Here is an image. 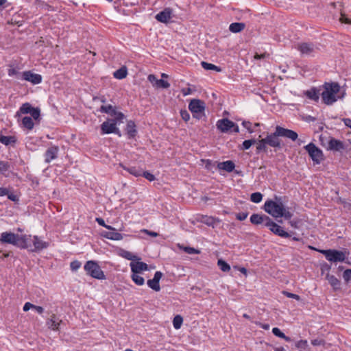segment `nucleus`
<instances>
[{"mask_svg":"<svg viewBox=\"0 0 351 351\" xmlns=\"http://www.w3.org/2000/svg\"><path fill=\"white\" fill-rule=\"evenodd\" d=\"M114 118L110 119L111 121L115 123V124L117 125V124H120L121 123H123V120L125 118V114L119 111H117L115 112V114H114Z\"/></svg>","mask_w":351,"mask_h":351,"instance_id":"43","label":"nucleus"},{"mask_svg":"<svg viewBox=\"0 0 351 351\" xmlns=\"http://www.w3.org/2000/svg\"><path fill=\"white\" fill-rule=\"evenodd\" d=\"M138 274L132 273L131 275V278L136 285L139 286L143 285L145 283V279L143 277Z\"/></svg>","mask_w":351,"mask_h":351,"instance_id":"46","label":"nucleus"},{"mask_svg":"<svg viewBox=\"0 0 351 351\" xmlns=\"http://www.w3.org/2000/svg\"><path fill=\"white\" fill-rule=\"evenodd\" d=\"M42 79L40 74L34 73L32 71L22 72V80L31 82L34 85L40 84Z\"/></svg>","mask_w":351,"mask_h":351,"instance_id":"11","label":"nucleus"},{"mask_svg":"<svg viewBox=\"0 0 351 351\" xmlns=\"http://www.w3.org/2000/svg\"><path fill=\"white\" fill-rule=\"evenodd\" d=\"M180 113L182 119L185 122H187L190 119V114L186 110H181Z\"/></svg>","mask_w":351,"mask_h":351,"instance_id":"60","label":"nucleus"},{"mask_svg":"<svg viewBox=\"0 0 351 351\" xmlns=\"http://www.w3.org/2000/svg\"><path fill=\"white\" fill-rule=\"evenodd\" d=\"M324 90L321 93L322 102L327 105H332L337 101V95L340 93L341 86L337 82H325L320 86Z\"/></svg>","mask_w":351,"mask_h":351,"instance_id":"2","label":"nucleus"},{"mask_svg":"<svg viewBox=\"0 0 351 351\" xmlns=\"http://www.w3.org/2000/svg\"><path fill=\"white\" fill-rule=\"evenodd\" d=\"M81 265H82L81 262L75 260L71 263L70 267H71V270L76 271L81 267Z\"/></svg>","mask_w":351,"mask_h":351,"instance_id":"58","label":"nucleus"},{"mask_svg":"<svg viewBox=\"0 0 351 351\" xmlns=\"http://www.w3.org/2000/svg\"><path fill=\"white\" fill-rule=\"evenodd\" d=\"M128 69L125 66H122L113 73V77L118 80H122L127 77Z\"/></svg>","mask_w":351,"mask_h":351,"instance_id":"33","label":"nucleus"},{"mask_svg":"<svg viewBox=\"0 0 351 351\" xmlns=\"http://www.w3.org/2000/svg\"><path fill=\"white\" fill-rule=\"evenodd\" d=\"M269 56V53L267 52H264L263 53H255L254 58L256 60H261L268 58Z\"/></svg>","mask_w":351,"mask_h":351,"instance_id":"59","label":"nucleus"},{"mask_svg":"<svg viewBox=\"0 0 351 351\" xmlns=\"http://www.w3.org/2000/svg\"><path fill=\"white\" fill-rule=\"evenodd\" d=\"M282 293H283V295H285L287 298L295 299V300H296L298 301L300 300V299H301V298H300V296L299 295H297V294H295V293H290V292L287 291H283Z\"/></svg>","mask_w":351,"mask_h":351,"instance_id":"56","label":"nucleus"},{"mask_svg":"<svg viewBox=\"0 0 351 351\" xmlns=\"http://www.w3.org/2000/svg\"><path fill=\"white\" fill-rule=\"evenodd\" d=\"M264 140V138H250L247 140H245L241 145L238 146V148L240 151H245L249 149L252 145L256 144V154H260L261 153L267 154L269 149V145H265V150H259L258 147L260 146L261 141Z\"/></svg>","mask_w":351,"mask_h":351,"instance_id":"8","label":"nucleus"},{"mask_svg":"<svg viewBox=\"0 0 351 351\" xmlns=\"http://www.w3.org/2000/svg\"><path fill=\"white\" fill-rule=\"evenodd\" d=\"M272 333L278 337H280V338H282L283 339H285L286 341H291V339L288 337V336H286L285 335L284 332H282L280 328H277V327H274L272 329Z\"/></svg>","mask_w":351,"mask_h":351,"instance_id":"44","label":"nucleus"},{"mask_svg":"<svg viewBox=\"0 0 351 351\" xmlns=\"http://www.w3.org/2000/svg\"><path fill=\"white\" fill-rule=\"evenodd\" d=\"M263 194L260 192L252 193L250 195V200L254 203H259L263 199Z\"/></svg>","mask_w":351,"mask_h":351,"instance_id":"49","label":"nucleus"},{"mask_svg":"<svg viewBox=\"0 0 351 351\" xmlns=\"http://www.w3.org/2000/svg\"><path fill=\"white\" fill-rule=\"evenodd\" d=\"M59 152V147L56 145L47 148L45 153V162L49 163L52 160L57 158Z\"/></svg>","mask_w":351,"mask_h":351,"instance_id":"21","label":"nucleus"},{"mask_svg":"<svg viewBox=\"0 0 351 351\" xmlns=\"http://www.w3.org/2000/svg\"><path fill=\"white\" fill-rule=\"evenodd\" d=\"M343 278L347 283L351 281V269H347L343 271Z\"/></svg>","mask_w":351,"mask_h":351,"instance_id":"57","label":"nucleus"},{"mask_svg":"<svg viewBox=\"0 0 351 351\" xmlns=\"http://www.w3.org/2000/svg\"><path fill=\"white\" fill-rule=\"evenodd\" d=\"M19 234L12 232H3L0 236V242L2 244H12L19 247Z\"/></svg>","mask_w":351,"mask_h":351,"instance_id":"10","label":"nucleus"},{"mask_svg":"<svg viewBox=\"0 0 351 351\" xmlns=\"http://www.w3.org/2000/svg\"><path fill=\"white\" fill-rule=\"evenodd\" d=\"M118 255L127 259V260H129V261H140L141 260V258L136 256V255H134L132 253H131L129 251H127L124 249H122V248H119V250H118V252H117Z\"/></svg>","mask_w":351,"mask_h":351,"instance_id":"29","label":"nucleus"},{"mask_svg":"<svg viewBox=\"0 0 351 351\" xmlns=\"http://www.w3.org/2000/svg\"><path fill=\"white\" fill-rule=\"evenodd\" d=\"M29 114L31 115L30 117H32L36 123H40L41 119L40 108L32 106V109L29 110Z\"/></svg>","mask_w":351,"mask_h":351,"instance_id":"35","label":"nucleus"},{"mask_svg":"<svg viewBox=\"0 0 351 351\" xmlns=\"http://www.w3.org/2000/svg\"><path fill=\"white\" fill-rule=\"evenodd\" d=\"M172 9L170 8H166L163 10L158 12L155 19L160 23H167L171 19Z\"/></svg>","mask_w":351,"mask_h":351,"instance_id":"19","label":"nucleus"},{"mask_svg":"<svg viewBox=\"0 0 351 351\" xmlns=\"http://www.w3.org/2000/svg\"><path fill=\"white\" fill-rule=\"evenodd\" d=\"M287 198V196H284V197L278 196V195L274 196V199L276 200V210H275V213H276L275 218L276 219L281 218L282 213H283L284 211H285L286 208H285L283 202H285V199Z\"/></svg>","mask_w":351,"mask_h":351,"instance_id":"17","label":"nucleus"},{"mask_svg":"<svg viewBox=\"0 0 351 351\" xmlns=\"http://www.w3.org/2000/svg\"><path fill=\"white\" fill-rule=\"evenodd\" d=\"M276 206V200L268 199L265 202L263 209L267 213L275 218Z\"/></svg>","mask_w":351,"mask_h":351,"instance_id":"25","label":"nucleus"},{"mask_svg":"<svg viewBox=\"0 0 351 351\" xmlns=\"http://www.w3.org/2000/svg\"><path fill=\"white\" fill-rule=\"evenodd\" d=\"M84 269L86 274L93 278L97 280H104L106 278V275L101 270L98 263L95 261H88L86 262Z\"/></svg>","mask_w":351,"mask_h":351,"instance_id":"3","label":"nucleus"},{"mask_svg":"<svg viewBox=\"0 0 351 351\" xmlns=\"http://www.w3.org/2000/svg\"><path fill=\"white\" fill-rule=\"evenodd\" d=\"M217 265L219 269L224 272H228L230 270V265L223 259H219L217 261Z\"/></svg>","mask_w":351,"mask_h":351,"instance_id":"45","label":"nucleus"},{"mask_svg":"<svg viewBox=\"0 0 351 351\" xmlns=\"http://www.w3.org/2000/svg\"><path fill=\"white\" fill-rule=\"evenodd\" d=\"M120 166L123 169L126 170L129 173H130L131 175H132L135 177L141 176L143 169L139 167H136V166L126 167V166L123 165V164H120Z\"/></svg>","mask_w":351,"mask_h":351,"instance_id":"32","label":"nucleus"},{"mask_svg":"<svg viewBox=\"0 0 351 351\" xmlns=\"http://www.w3.org/2000/svg\"><path fill=\"white\" fill-rule=\"evenodd\" d=\"M136 261V262H131L130 264L132 273L140 274L143 271L148 270V265L147 263L139 261Z\"/></svg>","mask_w":351,"mask_h":351,"instance_id":"22","label":"nucleus"},{"mask_svg":"<svg viewBox=\"0 0 351 351\" xmlns=\"http://www.w3.org/2000/svg\"><path fill=\"white\" fill-rule=\"evenodd\" d=\"M21 125L28 130H32L34 127V123L32 117L25 116L21 120Z\"/></svg>","mask_w":351,"mask_h":351,"instance_id":"39","label":"nucleus"},{"mask_svg":"<svg viewBox=\"0 0 351 351\" xmlns=\"http://www.w3.org/2000/svg\"><path fill=\"white\" fill-rule=\"evenodd\" d=\"M279 137H285L295 141L298 138V134L296 132L287 128L277 125L275 131L272 133H267L264 140L261 141L259 150H265V145H269V147L274 148V151L277 152L282 148V141Z\"/></svg>","mask_w":351,"mask_h":351,"instance_id":"1","label":"nucleus"},{"mask_svg":"<svg viewBox=\"0 0 351 351\" xmlns=\"http://www.w3.org/2000/svg\"><path fill=\"white\" fill-rule=\"evenodd\" d=\"M29 114L31 115L30 117H32L36 123H40L41 119L40 108L32 106V109L29 110Z\"/></svg>","mask_w":351,"mask_h":351,"instance_id":"34","label":"nucleus"},{"mask_svg":"<svg viewBox=\"0 0 351 351\" xmlns=\"http://www.w3.org/2000/svg\"><path fill=\"white\" fill-rule=\"evenodd\" d=\"M319 253L324 255L326 260L331 263H342L344 262L346 258L344 252L336 249L320 250Z\"/></svg>","mask_w":351,"mask_h":351,"instance_id":"5","label":"nucleus"},{"mask_svg":"<svg viewBox=\"0 0 351 351\" xmlns=\"http://www.w3.org/2000/svg\"><path fill=\"white\" fill-rule=\"evenodd\" d=\"M34 239L32 241L33 245L34 246V249H32L31 252H40L43 249H46L49 246V243L43 241L40 239L38 236H34Z\"/></svg>","mask_w":351,"mask_h":351,"instance_id":"23","label":"nucleus"},{"mask_svg":"<svg viewBox=\"0 0 351 351\" xmlns=\"http://www.w3.org/2000/svg\"><path fill=\"white\" fill-rule=\"evenodd\" d=\"M163 274L161 271H156L154 278L147 280V284L148 287L155 291H159L160 290V280Z\"/></svg>","mask_w":351,"mask_h":351,"instance_id":"16","label":"nucleus"},{"mask_svg":"<svg viewBox=\"0 0 351 351\" xmlns=\"http://www.w3.org/2000/svg\"><path fill=\"white\" fill-rule=\"evenodd\" d=\"M99 112L101 113L108 114L110 115L111 117H112V116H114V114H115V112H117V110H116V107H114L112 105L108 104L106 106H104V105L101 106V107L99 108Z\"/></svg>","mask_w":351,"mask_h":351,"instance_id":"40","label":"nucleus"},{"mask_svg":"<svg viewBox=\"0 0 351 351\" xmlns=\"http://www.w3.org/2000/svg\"><path fill=\"white\" fill-rule=\"evenodd\" d=\"M266 227H267L274 234L281 238H291V236L295 234V232L293 231H286L283 227L275 222L272 219H271L269 222L266 224Z\"/></svg>","mask_w":351,"mask_h":351,"instance_id":"7","label":"nucleus"},{"mask_svg":"<svg viewBox=\"0 0 351 351\" xmlns=\"http://www.w3.org/2000/svg\"><path fill=\"white\" fill-rule=\"evenodd\" d=\"M125 134L128 139H134L138 134L136 125L133 120H128L125 128Z\"/></svg>","mask_w":351,"mask_h":351,"instance_id":"18","label":"nucleus"},{"mask_svg":"<svg viewBox=\"0 0 351 351\" xmlns=\"http://www.w3.org/2000/svg\"><path fill=\"white\" fill-rule=\"evenodd\" d=\"M8 74L9 76H15L17 80H22V72H19L14 68L9 69Z\"/></svg>","mask_w":351,"mask_h":351,"instance_id":"51","label":"nucleus"},{"mask_svg":"<svg viewBox=\"0 0 351 351\" xmlns=\"http://www.w3.org/2000/svg\"><path fill=\"white\" fill-rule=\"evenodd\" d=\"M331 265L324 262L320 264V270L321 274L323 275L324 273L329 274L330 270L331 269Z\"/></svg>","mask_w":351,"mask_h":351,"instance_id":"52","label":"nucleus"},{"mask_svg":"<svg viewBox=\"0 0 351 351\" xmlns=\"http://www.w3.org/2000/svg\"><path fill=\"white\" fill-rule=\"evenodd\" d=\"M203 162L205 163V168L209 171H212L213 168L215 166L213 161L209 159L204 160Z\"/></svg>","mask_w":351,"mask_h":351,"instance_id":"63","label":"nucleus"},{"mask_svg":"<svg viewBox=\"0 0 351 351\" xmlns=\"http://www.w3.org/2000/svg\"><path fill=\"white\" fill-rule=\"evenodd\" d=\"M304 148L315 164L319 165L324 160V156L322 150L317 147L313 143H308L304 146Z\"/></svg>","mask_w":351,"mask_h":351,"instance_id":"6","label":"nucleus"},{"mask_svg":"<svg viewBox=\"0 0 351 351\" xmlns=\"http://www.w3.org/2000/svg\"><path fill=\"white\" fill-rule=\"evenodd\" d=\"M10 168V164L7 161L0 160V174L4 175Z\"/></svg>","mask_w":351,"mask_h":351,"instance_id":"50","label":"nucleus"},{"mask_svg":"<svg viewBox=\"0 0 351 351\" xmlns=\"http://www.w3.org/2000/svg\"><path fill=\"white\" fill-rule=\"evenodd\" d=\"M242 125L247 130L249 133L252 134L254 132L253 129H252V123L248 121H243L242 122Z\"/></svg>","mask_w":351,"mask_h":351,"instance_id":"62","label":"nucleus"},{"mask_svg":"<svg viewBox=\"0 0 351 351\" xmlns=\"http://www.w3.org/2000/svg\"><path fill=\"white\" fill-rule=\"evenodd\" d=\"M195 220L197 222H200L207 225L208 226H210L212 228H215V226L220 222V220L217 218L213 217L212 216L203 215H197L195 217Z\"/></svg>","mask_w":351,"mask_h":351,"instance_id":"14","label":"nucleus"},{"mask_svg":"<svg viewBox=\"0 0 351 351\" xmlns=\"http://www.w3.org/2000/svg\"><path fill=\"white\" fill-rule=\"evenodd\" d=\"M298 49L301 53L308 55L314 51V45L313 43H302L298 45Z\"/></svg>","mask_w":351,"mask_h":351,"instance_id":"30","label":"nucleus"},{"mask_svg":"<svg viewBox=\"0 0 351 351\" xmlns=\"http://www.w3.org/2000/svg\"><path fill=\"white\" fill-rule=\"evenodd\" d=\"M101 236L110 240L119 241L121 240L123 237V234L115 232V231H104L101 232Z\"/></svg>","mask_w":351,"mask_h":351,"instance_id":"31","label":"nucleus"},{"mask_svg":"<svg viewBox=\"0 0 351 351\" xmlns=\"http://www.w3.org/2000/svg\"><path fill=\"white\" fill-rule=\"evenodd\" d=\"M17 142V138L15 136H4L0 134V143L5 146L11 145L14 147Z\"/></svg>","mask_w":351,"mask_h":351,"instance_id":"28","label":"nucleus"},{"mask_svg":"<svg viewBox=\"0 0 351 351\" xmlns=\"http://www.w3.org/2000/svg\"><path fill=\"white\" fill-rule=\"evenodd\" d=\"M295 347L302 351L307 348L308 342L306 340H300L296 342Z\"/></svg>","mask_w":351,"mask_h":351,"instance_id":"54","label":"nucleus"},{"mask_svg":"<svg viewBox=\"0 0 351 351\" xmlns=\"http://www.w3.org/2000/svg\"><path fill=\"white\" fill-rule=\"evenodd\" d=\"M179 247L182 249L184 252L189 254H200V251L197 249H195L193 247L190 246H180L179 245Z\"/></svg>","mask_w":351,"mask_h":351,"instance_id":"47","label":"nucleus"},{"mask_svg":"<svg viewBox=\"0 0 351 351\" xmlns=\"http://www.w3.org/2000/svg\"><path fill=\"white\" fill-rule=\"evenodd\" d=\"M156 87L167 89L170 87V84L163 79H160L158 80Z\"/></svg>","mask_w":351,"mask_h":351,"instance_id":"53","label":"nucleus"},{"mask_svg":"<svg viewBox=\"0 0 351 351\" xmlns=\"http://www.w3.org/2000/svg\"><path fill=\"white\" fill-rule=\"evenodd\" d=\"M101 134H115L118 136H121L122 134L120 130L117 128L115 123L110 121V119L103 122L100 125Z\"/></svg>","mask_w":351,"mask_h":351,"instance_id":"9","label":"nucleus"},{"mask_svg":"<svg viewBox=\"0 0 351 351\" xmlns=\"http://www.w3.org/2000/svg\"><path fill=\"white\" fill-rule=\"evenodd\" d=\"M245 27L244 23H232L229 26V30L232 33H239L242 32Z\"/></svg>","mask_w":351,"mask_h":351,"instance_id":"37","label":"nucleus"},{"mask_svg":"<svg viewBox=\"0 0 351 351\" xmlns=\"http://www.w3.org/2000/svg\"><path fill=\"white\" fill-rule=\"evenodd\" d=\"M32 105L28 102L24 103L20 107L19 111L16 113V117H20L21 114H29V110L32 109Z\"/></svg>","mask_w":351,"mask_h":351,"instance_id":"41","label":"nucleus"},{"mask_svg":"<svg viewBox=\"0 0 351 351\" xmlns=\"http://www.w3.org/2000/svg\"><path fill=\"white\" fill-rule=\"evenodd\" d=\"M234 122L228 118L219 119L216 124L217 128L222 133H230Z\"/></svg>","mask_w":351,"mask_h":351,"instance_id":"12","label":"nucleus"},{"mask_svg":"<svg viewBox=\"0 0 351 351\" xmlns=\"http://www.w3.org/2000/svg\"><path fill=\"white\" fill-rule=\"evenodd\" d=\"M141 176L146 178L147 180L152 182L156 180L155 176L151 173L149 171L142 170Z\"/></svg>","mask_w":351,"mask_h":351,"instance_id":"55","label":"nucleus"},{"mask_svg":"<svg viewBox=\"0 0 351 351\" xmlns=\"http://www.w3.org/2000/svg\"><path fill=\"white\" fill-rule=\"evenodd\" d=\"M60 322L61 321L58 322V319H56V315L53 314L51 316V318L47 321V325L49 328L53 330H58V326L60 325Z\"/></svg>","mask_w":351,"mask_h":351,"instance_id":"38","label":"nucleus"},{"mask_svg":"<svg viewBox=\"0 0 351 351\" xmlns=\"http://www.w3.org/2000/svg\"><path fill=\"white\" fill-rule=\"evenodd\" d=\"M339 21L342 23L351 24V19L345 14H341Z\"/></svg>","mask_w":351,"mask_h":351,"instance_id":"64","label":"nucleus"},{"mask_svg":"<svg viewBox=\"0 0 351 351\" xmlns=\"http://www.w3.org/2000/svg\"><path fill=\"white\" fill-rule=\"evenodd\" d=\"M201 65L205 69V70H213V71H217V72H220L221 71V68L219 67V66H217L213 64H211V63H208V62H204V61H202L201 62Z\"/></svg>","mask_w":351,"mask_h":351,"instance_id":"42","label":"nucleus"},{"mask_svg":"<svg viewBox=\"0 0 351 351\" xmlns=\"http://www.w3.org/2000/svg\"><path fill=\"white\" fill-rule=\"evenodd\" d=\"M29 114L31 115L30 117H32L36 123H40L41 119L40 108L32 106V109L29 110Z\"/></svg>","mask_w":351,"mask_h":351,"instance_id":"36","label":"nucleus"},{"mask_svg":"<svg viewBox=\"0 0 351 351\" xmlns=\"http://www.w3.org/2000/svg\"><path fill=\"white\" fill-rule=\"evenodd\" d=\"M346 149L343 142L334 137H330L328 141L327 150L333 152H341Z\"/></svg>","mask_w":351,"mask_h":351,"instance_id":"13","label":"nucleus"},{"mask_svg":"<svg viewBox=\"0 0 351 351\" xmlns=\"http://www.w3.org/2000/svg\"><path fill=\"white\" fill-rule=\"evenodd\" d=\"M271 218L265 214H257L254 213L251 215L250 220V222L254 225H260L263 223L266 227V224L268 223Z\"/></svg>","mask_w":351,"mask_h":351,"instance_id":"15","label":"nucleus"},{"mask_svg":"<svg viewBox=\"0 0 351 351\" xmlns=\"http://www.w3.org/2000/svg\"><path fill=\"white\" fill-rule=\"evenodd\" d=\"M206 104L204 101L199 99H193L189 104V109L193 114V117L201 119L205 117Z\"/></svg>","mask_w":351,"mask_h":351,"instance_id":"4","label":"nucleus"},{"mask_svg":"<svg viewBox=\"0 0 351 351\" xmlns=\"http://www.w3.org/2000/svg\"><path fill=\"white\" fill-rule=\"evenodd\" d=\"M217 168L223 170L228 173H231L234 170L235 164L232 160H226L217 163Z\"/></svg>","mask_w":351,"mask_h":351,"instance_id":"26","label":"nucleus"},{"mask_svg":"<svg viewBox=\"0 0 351 351\" xmlns=\"http://www.w3.org/2000/svg\"><path fill=\"white\" fill-rule=\"evenodd\" d=\"M311 344L313 346H325L326 341L323 339H315L311 340Z\"/></svg>","mask_w":351,"mask_h":351,"instance_id":"61","label":"nucleus"},{"mask_svg":"<svg viewBox=\"0 0 351 351\" xmlns=\"http://www.w3.org/2000/svg\"><path fill=\"white\" fill-rule=\"evenodd\" d=\"M326 279L328 281L334 291H336L341 289V282L335 276L326 274Z\"/></svg>","mask_w":351,"mask_h":351,"instance_id":"27","label":"nucleus"},{"mask_svg":"<svg viewBox=\"0 0 351 351\" xmlns=\"http://www.w3.org/2000/svg\"><path fill=\"white\" fill-rule=\"evenodd\" d=\"M322 88L313 86L310 89L304 90V95L310 100L318 102L319 96L321 95L320 90Z\"/></svg>","mask_w":351,"mask_h":351,"instance_id":"20","label":"nucleus"},{"mask_svg":"<svg viewBox=\"0 0 351 351\" xmlns=\"http://www.w3.org/2000/svg\"><path fill=\"white\" fill-rule=\"evenodd\" d=\"M32 236L30 234L19 235V247L21 249H28L31 246Z\"/></svg>","mask_w":351,"mask_h":351,"instance_id":"24","label":"nucleus"},{"mask_svg":"<svg viewBox=\"0 0 351 351\" xmlns=\"http://www.w3.org/2000/svg\"><path fill=\"white\" fill-rule=\"evenodd\" d=\"M183 323V317L180 315H176L173 319V325L176 329H180Z\"/></svg>","mask_w":351,"mask_h":351,"instance_id":"48","label":"nucleus"}]
</instances>
